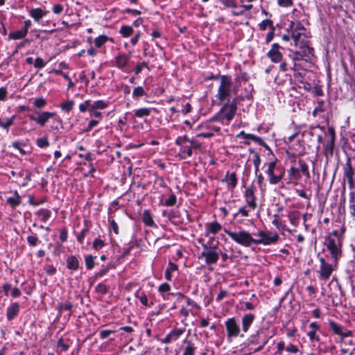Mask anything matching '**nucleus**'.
I'll use <instances>...</instances> for the list:
<instances>
[{
    "label": "nucleus",
    "mask_w": 355,
    "mask_h": 355,
    "mask_svg": "<svg viewBox=\"0 0 355 355\" xmlns=\"http://www.w3.org/2000/svg\"><path fill=\"white\" fill-rule=\"evenodd\" d=\"M142 220L145 225L153 227L155 225V222L150 212L148 210H144L142 216Z\"/></svg>",
    "instance_id": "obj_26"
},
{
    "label": "nucleus",
    "mask_w": 355,
    "mask_h": 355,
    "mask_svg": "<svg viewBox=\"0 0 355 355\" xmlns=\"http://www.w3.org/2000/svg\"><path fill=\"white\" fill-rule=\"evenodd\" d=\"M51 118H53V125H52V128L55 129L58 128V127L62 124V120L54 112L44 111L38 112L37 116L36 117L32 115L29 116V119L31 120L35 121L40 126H44Z\"/></svg>",
    "instance_id": "obj_4"
},
{
    "label": "nucleus",
    "mask_w": 355,
    "mask_h": 355,
    "mask_svg": "<svg viewBox=\"0 0 355 355\" xmlns=\"http://www.w3.org/2000/svg\"><path fill=\"white\" fill-rule=\"evenodd\" d=\"M221 225L217 222H211L206 225V232L205 235L207 236H210L211 235H214L218 233L221 230Z\"/></svg>",
    "instance_id": "obj_16"
},
{
    "label": "nucleus",
    "mask_w": 355,
    "mask_h": 355,
    "mask_svg": "<svg viewBox=\"0 0 355 355\" xmlns=\"http://www.w3.org/2000/svg\"><path fill=\"white\" fill-rule=\"evenodd\" d=\"M67 268L71 270H76L78 268L79 263L78 259L73 257H69L67 260Z\"/></svg>",
    "instance_id": "obj_30"
},
{
    "label": "nucleus",
    "mask_w": 355,
    "mask_h": 355,
    "mask_svg": "<svg viewBox=\"0 0 355 355\" xmlns=\"http://www.w3.org/2000/svg\"><path fill=\"white\" fill-rule=\"evenodd\" d=\"M254 320V315L252 313H247L243 315L241 320L242 330L244 333L248 331L251 324Z\"/></svg>",
    "instance_id": "obj_17"
},
{
    "label": "nucleus",
    "mask_w": 355,
    "mask_h": 355,
    "mask_svg": "<svg viewBox=\"0 0 355 355\" xmlns=\"http://www.w3.org/2000/svg\"><path fill=\"white\" fill-rule=\"evenodd\" d=\"M326 245L332 257L336 261L341 256V241L337 232H334L327 237Z\"/></svg>",
    "instance_id": "obj_6"
},
{
    "label": "nucleus",
    "mask_w": 355,
    "mask_h": 355,
    "mask_svg": "<svg viewBox=\"0 0 355 355\" xmlns=\"http://www.w3.org/2000/svg\"><path fill=\"white\" fill-rule=\"evenodd\" d=\"M37 215L44 221H46L50 216L51 211L46 209H42L37 212Z\"/></svg>",
    "instance_id": "obj_36"
},
{
    "label": "nucleus",
    "mask_w": 355,
    "mask_h": 355,
    "mask_svg": "<svg viewBox=\"0 0 355 355\" xmlns=\"http://www.w3.org/2000/svg\"><path fill=\"white\" fill-rule=\"evenodd\" d=\"M46 105V101L43 97L37 98L33 101V105L37 108H42Z\"/></svg>",
    "instance_id": "obj_40"
},
{
    "label": "nucleus",
    "mask_w": 355,
    "mask_h": 355,
    "mask_svg": "<svg viewBox=\"0 0 355 355\" xmlns=\"http://www.w3.org/2000/svg\"><path fill=\"white\" fill-rule=\"evenodd\" d=\"M47 13L48 11L43 10L40 8H33L29 11V15L37 22L40 21L42 17L47 15Z\"/></svg>",
    "instance_id": "obj_20"
},
{
    "label": "nucleus",
    "mask_w": 355,
    "mask_h": 355,
    "mask_svg": "<svg viewBox=\"0 0 355 355\" xmlns=\"http://www.w3.org/2000/svg\"><path fill=\"white\" fill-rule=\"evenodd\" d=\"M329 327L333 331V332L338 336H341L343 334V331L344 329V327L337 323H336L334 321H330L329 322Z\"/></svg>",
    "instance_id": "obj_29"
},
{
    "label": "nucleus",
    "mask_w": 355,
    "mask_h": 355,
    "mask_svg": "<svg viewBox=\"0 0 355 355\" xmlns=\"http://www.w3.org/2000/svg\"><path fill=\"white\" fill-rule=\"evenodd\" d=\"M264 167H266L265 173L268 176L270 184H277L282 180L284 175V169L277 166L276 160L265 164Z\"/></svg>",
    "instance_id": "obj_2"
},
{
    "label": "nucleus",
    "mask_w": 355,
    "mask_h": 355,
    "mask_svg": "<svg viewBox=\"0 0 355 355\" xmlns=\"http://www.w3.org/2000/svg\"><path fill=\"white\" fill-rule=\"evenodd\" d=\"M200 257H204L206 264L209 265L217 262L219 258V252L216 246L207 247L204 245V250Z\"/></svg>",
    "instance_id": "obj_10"
},
{
    "label": "nucleus",
    "mask_w": 355,
    "mask_h": 355,
    "mask_svg": "<svg viewBox=\"0 0 355 355\" xmlns=\"http://www.w3.org/2000/svg\"><path fill=\"white\" fill-rule=\"evenodd\" d=\"M150 114V110L148 108H140L135 111V115L137 117L142 118L144 116H149Z\"/></svg>",
    "instance_id": "obj_35"
},
{
    "label": "nucleus",
    "mask_w": 355,
    "mask_h": 355,
    "mask_svg": "<svg viewBox=\"0 0 355 355\" xmlns=\"http://www.w3.org/2000/svg\"><path fill=\"white\" fill-rule=\"evenodd\" d=\"M139 301L140 302L144 305V306H148V297L146 296V294L144 293H142L140 296H139Z\"/></svg>",
    "instance_id": "obj_59"
},
{
    "label": "nucleus",
    "mask_w": 355,
    "mask_h": 355,
    "mask_svg": "<svg viewBox=\"0 0 355 355\" xmlns=\"http://www.w3.org/2000/svg\"><path fill=\"white\" fill-rule=\"evenodd\" d=\"M63 7L60 4H55L53 6V11L55 14H60L62 12Z\"/></svg>",
    "instance_id": "obj_60"
},
{
    "label": "nucleus",
    "mask_w": 355,
    "mask_h": 355,
    "mask_svg": "<svg viewBox=\"0 0 355 355\" xmlns=\"http://www.w3.org/2000/svg\"><path fill=\"white\" fill-rule=\"evenodd\" d=\"M272 223L275 225L279 230H284L286 227V225L283 223L279 216L278 215H274L273 219L272 220Z\"/></svg>",
    "instance_id": "obj_32"
},
{
    "label": "nucleus",
    "mask_w": 355,
    "mask_h": 355,
    "mask_svg": "<svg viewBox=\"0 0 355 355\" xmlns=\"http://www.w3.org/2000/svg\"><path fill=\"white\" fill-rule=\"evenodd\" d=\"M96 257H93L92 255H87L85 257V265L87 269L91 270L94 266V259Z\"/></svg>",
    "instance_id": "obj_38"
},
{
    "label": "nucleus",
    "mask_w": 355,
    "mask_h": 355,
    "mask_svg": "<svg viewBox=\"0 0 355 355\" xmlns=\"http://www.w3.org/2000/svg\"><path fill=\"white\" fill-rule=\"evenodd\" d=\"M119 33L123 37H130L134 32L133 28L130 26L123 25L119 29Z\"/></svg>",
    "instance_id": "obj_27"
},
{
    "label": "nucleus",
    "mask_w": 355,
    "mask_h": 355,
    "mask_svg": "<svg viewBox=\"0 0 355 355\" xmlns=\"http://www.w3.org/2000/svg\"><path fill=\"white\" fill-rule=\"evenodd\" d=\"M113 333V331L111 330H103L100 332V336L101 338L104 339L107 338L111 334Z\"/></svg>",
    "instance_id": "obj_61"
},
{
    "label": "nucleus",
    "mask_w": 355,
    "mask_h": 355,
    "mask_svg": "<svg viewBox=\"0 0 355 355\" xmlns=\"http://www.w3.org/2000/svg\"><path fill=\"white\" fill-rule=\"evenodd\" d=\"M10 293L13 297H17L21 295V291L16 287L12 288Z\"/></svg>",
    "instance_id": "obj_58"
},
{
    "label": "nucleus",
    "mask_w": 355,
    "mask_h": 355,
    "mask_svg": "<svg viewBox=\"0 0 355 355\" xmlns=\"http://www.w3.org/2000/svg\"><path fill=\"white\" fill-rule=\"evenodd\" d=\"M320 277L323 279H327L331 276L334 268L329 263H327L324 261V259L321 258L320 259Z\"/></svg>",
    "instance_id": "obj_14"
},
{
    "label": "nucleus",
    "mask_w": 355,
    "mask_h": 355,
    "mask_svg": "<svg viewBox=\"0 0 355 355\" xmlns=\"http://www.w3.org/2000/svg\"><path fill=\"white\" fill-rule=\"evenodd\" d=\"M108 40H112L111 38L108 37L105 35H101L96 37L95 39H92V37H89L87 38V42L92 43L94 42V46L96 48H101L103 44H105Z\"/></svg>",
    "instance_id": "obj_18"
},
{
    "label": "nucleus",
    "mask_w": 355,
    "mask_h": 355,
    "mask_svg": "<svg viewBox=\"0 0 355 355\" xmlns=\"http://www.w3.org/2000/svg\"><path fill=\"white\" fill-rule=\"evenodd\" d=\"M130 55L125 53L119 54L115 58V66L119 69H123L128 64Z\"/></svg>",
    "instance_id": "obj_19"
},
{
    "label": "nucleus",
    "mask_w": 355,
    "mask_h": 355,
    "mask_svg": "<svg viewBox=\"0 0 355 355\" xmlns=\"http://www.w3.org/2000/svg\"><path fill=\"white\" fill-rule=\"evenodd\" d=\"M353 336V333L352 331L343 329V334H341V337L343 338H347V337H351Z\"/></svg>",
    "instance_id": "obj_64"
},
{
    "label": "nucleus",
    "mask_w": 355,
    "mask_h": 355,
    "mask_svg": "<svg viewBox=\"0 0 355 355\" xmlns=\"http://www.w3.org/2000/svg\"><path fill=\"white\" fill-rule=\"evenodd\" d=\"M195 347L191 342H188L182 355H194Z\"/></svg>",
    "instance_id": "obj_39"
},
{
    "label": "nucleus",
    "mask_w": 355,
    "mask_h": 355,
    "mask_svg": "<svg viewBox=\"0 0 355 355\" xmlns=\"http://www.w3.org/2000/svg\"><path fill=\"white\" fill-rule=\"evenodd\" d=\"M259 26L261 30L265 31L268 26L272 27V23L270 20L265 19L259 24Z\"/></svg>",
    "instance_id": "obj_44"
},
{
    "label": "nucleus",
    "mask_w": 355,
    "mask_h": 355,
    "mask_svg": "<svg viewBox=\"0 0 355 355\" xmlns=\"http://www.w3.org/2000/svg\"><path fill=\"white\" fill-rule=\"evenodd\" d=\"M28 33L26 32V30L21 29L17 31L10 32L8 35V39L10 40H20L24 38Z\"/></svg>",
    "instance_id": "obj_25"
},
{
    "label": "nucleus",
    "mask_w": 355,
    "mask_h": 355,
    "mask_svg": "<svg viewBox=\"0 0 355 355\" xmlns=\"http://www.w3.org/2000/svg\"><path fill=\"white\" fill-rule=\"evenodd\" d=\"M36 144L39 148H44L49 146L47 137L38 138L36 141Z\"/></svg>",
    "instance_id": "obj_41"
},
{
    "label": "nucleus",
    "mask_w": 355,
    "mask_h": 355,
    "mask_svg": "<svg viewBox=\"0 0 355 355\" xmlns=\"http://www.w3.org/2000/svg\"><path fill=\"white\" fill-rule=\"evenodd\" d=\"M176 144L181 147L179 154L183 159L191 156L193 148H199L201 146L200 143L189 140L186 136L178 137Z\"/></svg>",
    "instance_id": "obj_3"
},
{
    "label": "nucleus",
    "mask_w": 355,
    "mask_h": 355,
    "mask_svg": "<svg viewBox=\"0 0 355 355\" xmlns=\"http://www.w3.org/2000/svg\"><path fill=\"white\" fill-rule=\"evenodd\" d=\"M21 144L19 141H14L12 143V146L17 149L22 155L26 154V151L21 148Z\"/></svg>",
    "instance_id": "obj_46"
},
{
    "label": "nucleus",
    "mask_w": 355,
    "mask_h": 355,
    "mask_svg": "<svg viewBox=\"0 0 355 355\" xmlns=\"http://www.w3.org/2000/svg\"><path fill=\"white\" fill-rule=\"evenodd\" d=\"M166 270L172 272L176 271L178 270V266L176 264H175L172 262H170L168 263V266Z\"/></svg>",
    "instance_id": "obj_62"
},
{
    "label": "nucleus",
    "mask_w": 355,
    "mask_h": 355,
    "mask_svg": "<svg viewBox=\"0 0 355 355\" xmlns=\"http://www.w3.org/2000/svg\"><path fill=\"white\" fill-rule=\"evenodd\" d=\"M28 243L32 246H35L37 244L38 239L35 236H29L27 238Z\"/></svg>",
    "instance_id": "obj_55"
},
{
    "label": "nucleus",
    "mask_w": 355,
    "mask_h": 355,
    "mask_svg": "<svg viewBox=\"0 0 355 355\" xmlns=\"http://www.w3.org/2000/svg\"><path fill=\"white\" fill-rule=\"evenodd\" d=\"M257 235L258 236V238H253V244L256 245L262 244L264 245H269L275 243L279 239L277 234H269L261 230L258 231Z\"/></svg>",
    "instance_id": "obj_8"
},
{
    "label": "nucleus",
    "mask_w": 355,
    "mask_h": 355,
    "mask_svg": "<svg viewBox=\"0 0 355 355\" xmlns=\"http://www.w3.org/2000/svg\"><path fill=\"white\" fill-rule=\"evenodd\" d=\"M171 290V286L167 283H163L161 285H159L158 288V291L163 295L165 293L168 292Z\"/></svg>",
    "instance_id": "obj_43"
},
{
    "label": "nucleus",
    "mask_w": 355,
    "mask_h": 355,
    "mask_svg": "<svg viewBox=\"0 0 355 355\" xmlns=\"http://www.w3.org/2000/svg\"><path fill=\"white\" fill-rule=\"evenodd\" d=\"M300 170L306 176V178H310L309 168L305 163H300Z\"/></svg>",
    "instance_id": "obj_53"
},
{
    "label": "nucleus",
    "mask_w": 355,
    "mask_h": 355,
    "mask_svg": "<svg viewBox=\"0 0 355 355\" xmlns=\"http://www.w3.org/2000/svg\"><path fill=\"white\" fill-rule=\"evenodd\" d=\"M110 225L112 226V228L114 232L116 234H119V227H118L117 223L114 220H112L110 222Z\"/></svg>",
    "instance_id": "obj_63"
},
{
    "label": "nucleus",
    "mask_w": 355,
    "mask_h": 355,
    "mask_svg": "<svg viewBox=\"0 0 355 355\" xmlns=\"http://www.w3.org/2000/svg\"><path fill=\"white\" fill-rule=\"evenodd\" d=\"M268 56L273 62H279L282 60V55L277 44H272L271 49L268 53Z\"/></svg>",
    "instance_id": "obj_15"
},
{
    "label": "nucleus",
    "mask_w": 355,
    "mask_h": 355,
    "mask_svg": "<svg viewBox=\"0 0 355 355\" xmlns=\"http://www.w3.org/2000/svg\"><path fill=\"white\" fill-rule=\"evenodd\" d=\"M145 94L144 89L141 87H137L134 89L132 95L135 96H142Z\"/></svg>",
    "instance_id": "obj_51"
},
{
    "label": "nucleus",
    "mask_w": 355,
    "mask_h": 355,
    "mask_svg": "<svg viewBox=\"0 0 355 355\" xmlns=\"http://www.w3.org/2000/svg\"><path fill=\"white\" fill-rule=\"evenodd\" d=\"M277 4L281 7H290L293 5L292 0H277Z\"/></svg>",
    "instance_id": "obj_49"
},
{
    "label": "nucleus",
    "mask_w": 355,
    "mask_h": 355,
    "mask_svg": "<svg viewBox=\"0 0 355 355\" xmlns=\"http://www.w3.org/2000/svg\"><path fill=\"white\" fill-rule=\"evenodd\" d=\"M7 202L13 207H17L20 203V198L17 191H15L14 195L8 198Z\"/></svg>",
    "instance_id": "obj_31"
},
{
    "label": "nucleus",
    "mask_w": 355,
    "mask_h": 355,
    "mask_svg": "<svg viewBox=\"0 0 355 355\" xmlns=\"http://www.w3.org/2000/svg\"><path fill=\"white\" fill-rule=\"evenodd\" d=\"M286 349L287 352L290 353H297L298 352L297 347L293 344H289L288 345H287Z\"/></svg>",
    "instance_id": "obj_57"
},
{
    "label": "nucleus",
    "mask_w": 355,
    "mask_h": 355,
    "mask_svg": "<svg viewBox=\"0 0 355 355\" xmlns=\"http://www.w3.org/2000/svg\"><path fill=\"white\" fill-rule=\"evenodd\" d=\"M245 139H251L252 141H254L255 142L259 144H261L263 143V141L262 139L259 137H257L254 135H252V134H247V135H245Z\"/></svg>",
    "instance_id": "obj_47"
},
{
    "label": "nucleus",
    "mask_w": 355,
    "mask_h": 355,
    "mask_svg": "<svg viewBox=\"0 0 355 355\" xmlns=\"http://www.w3.org/2000/svg\"><path fill=\"white\" fill-rule=\"evenodd\" d=\"M231 85L232 78L230 76L223 75L220 77V85L216 95L220 103L229 98L231 93Z\"/></svg>",
    "instance_id": "obj_7"
},
{
    "label": "nucleus",
    "mask_w": 355,
    "mask_h": 355,
    "mask_svg": "<svg viewBox=\"0 0 355 355\" xmlns=\"http://www.w3.org/2000/svg\"><path fill=\"white\" fill-rule=\"evenodd\" d=\"M19 306L17 303L12 304L7 309V318L8 320L14 318L19 313Z\"/></svg>",
    "instance_id": "obj_24"
},
{
    "label": "nucleus",
    "mask_w": 355,
    "mask_h": 355,
    "mask_svg": "<svg viewBox=\"0 0 355 355\" xmlns=\"http://www.w3.org/2000/svg\"><path fill=\"white\" fill-rule=\"evenodd\" d=\"M244 197L248 206L252 210H254L257 207V203L254 195V189L252 186L249 187L245 189Z\"/></svg>",
    "instance_id": "obj_13"
},
{
    "label": "nucleus",
    "mask_w": 355,
    "mask_h": 355,
    "mask_svg": "<svg viewBox=\"0 0 355 355\" xmlns=\"http://www.w3.org/2000/svg\"><path fill=\"white\" fill-rule=\"evenodd\" d=\"M45 272L49 275H53L55 273L56 268L51 265H49L45 267Z\"/></svg>",
    "instance_id": "obj_54"
},
{
    "label": "nucleus",
    "mask_w": 355,
    "mask_h": 355,
    "mask_svg": "<svg viewBox=\"0 0 355 355\" xmlns=\"http://www.w3.org/2000/svg\"><path fill=\"white\" fill-rule=\"evenodd\" d=\"M46 65V62L40 58H37L35 60L34 66L35 68L42 69Z\"/></svg>",
    "instance_id": "obj_50"
},
{
    "label": "nucleus",
    "mask_w": 355,
    "mask_h": 355,
    "mask_svg": "<svg viewBox=\"0 0 355 355\" xmlns=\"http://www.w3.org/2000/svg\"><path fill=\"white\" fill-rule=\"evenodd\" d=\"M73 107L72 101H66L61 105V109L64 112H69Z\"/></svg>",
    "instance_id": "obj_45"
},
{
    "label": "nucleus",
    "mask_w": 355,
    "mask_h": 355,
    "mask_svg": "<svg viewBox=\"0 0 355 355\" xmlns=\"http://www.w3.org/2000/svg\"><path fill=\"white\" fill-rule=\"evenodd\" d=\"M310 34L299 21H291L286 28V33L282 35V40H293L294 44L299 50L293 53V59L295 60L309 61L313 57V49L311 46L309 40Z\"/></svg>",
    "instance_id": "obj_1"
},
{
    "label": "nucleus",
    "mask_w": 355,
    "mask_h": 355,
    "mask_svg": "<svg viewBox=\"0 0 355 355\" xmlns=\"http://www.w3.org/2000/svg\"><path fill=\"white\" fill-rule=\"evenodd\" d=\"M225 327L228 337H237L239 336L240 329L234 318L227 319L225 322Z\"/></svg>",
    "instance_id": "obj_11"
},
{
    "label": "nucleus",
    "mask_w": 355,
    "mask_h": 355,
    "mask_svg": "<svg viewBox=\"0 0 355 355\" xmlns=\"http://www.w3.org/2000/svg\"><path fill=\"white\" fill-rule=\"evenodd\" d=\"M236 111V100L234 99L230 104L224 105L216 117L218 118L220 121L226 120L229 122L234 118Z\"/></svg>",
    "instance_id": "obj_9"
},
{
    "label": "nucleus",
    "mask_w": 355,
    "mask_h": 355,
    "mask_svg": "<svg viewBox=\"0 0 355 355\" xmlns=\"http://www.w3.org/2000/svg\"><path fill=\"white\" fill-rule=\"evenodd\" d=\"M140 37H141V33L139 31L135 34V35L133 37L131 38V40H130L131 44L132 46H135L137 44Z\"/></svg>",
    "instance_id": "obj_56"
},
{
    "label": "nucleus",
    "mask_w": 355,
    "mask_h": 355,
    "mask_svg": "<svg viewBox=\"0 0 355 355\" xmlns=\"http://www.w3.org/2000/svg\"><path fill=\"white\" fill-rule=\"evenodd\" d=\"M105 246V243L103 240L100 239H94L92 245V248L96 250H98L101 248H103Z\"/></svg>",
    "instance_id": "obj_42"
},
{
    "label": "nucleus",
    "mask_w": 355,
    "mask_h": 355,
    "mask_svg": "<svg viewBox=\"0 0 355 355\" xmlns=\"http://www.w3.org/2000/svg\"><path fill=\"white\" fill-rule=\"evenodd\" d=\"M15 116H12L6 120L0 119V127L8 130L9 127L13 125Z\"/></svg>",
    "instance_id": "obj_33"
},
{
    "label": "nucleus",
    "mask_w": 355,
    "mask_h": 355,
    "mask_svg": "<svg viewBox=\"0 0 355 355\" xmlns=\"http://www.w3.org/2000/svg\"><path fill=\"white\" fill-rule=\"evenodd\" d=\"M183 333L182 329H174L169 333V337L172 338L173 340H176Z\"/></svg>",
    "instance_id": "obj_37"
},
{
    "label": "nucleus",
    "mask_w": 355,
    "mask_h": 355,
    "mask_svg": "<svg viewBox=\"0 0 355 355\" xmlns=\"http://www.w3.org/2000/svg\"><path fill=\"white\" fill-rule=\"evenodd\" d=\"M254 0H241V3L242 4V6L245 10H250L252 8V2Z\"/></svg>",
    "instance_id": "obj_52"
},
{
    "label": "nucleus",
    "mask_w": 355,
    "mask_h": 355,
    "mask_svg": "<svg viewBox=\"0 0 355 355\" xmlns=\"http://www.w3.org/2000/svg\"><path fill=\"white\" fill-rule=\"evenodd\" d=\"M92 103L90 100H86L79 105V110L81 112L88 111L89 112Z\"/></svg>",
    "instance_id": "obj_34"
},
{
    "label": "nucleus",
    "mask_w": 355,
    "mask_h": 355,
    "mask_svg": "<svg viewBox=\"0 0 355 355\" xmlns=\"http://www.w3.org/2000/svg\"><path fill=\"white\" fill-rule=\"evenodd\" d=\"M220 130L219 127L213 126L211 128H209V130L205 132L198 133L196 135V137H206L209 138L212 137L214 135V132H217Z\"/></svg>",
    "instance_id": "obj_28"
},
{
    "label": "nucleus",
    "mask_w": 355,
    "mask_h": 355,
    "mask_svg": "<svg viewBox=\"0 0 355 355\" xmlns=\"http://www.w3.org/2000/svg\"><path fill=\"white\" fill-rule=\"evenodd\" d=\"M353 175H354V171H353V168L352 166V164H351L350 160L348 159L345 164V170H344V176L345 178H347V182L350 185L353 184Z\"/></svg>",
    "instance_id": "obj_21"
},
{
    "label": "nucleus",
    "mask_w": 355,
    "mask_h": 355,
    "mask_svg": "<svg viewBox=\"0 0 355 355\" xmlns=\"http://www.w3.org/2000/svg\"><path fill=\"white\" fill-rule=\"evenodd\" d=\"M225 181L230 189H234L237 184V178L235 173H227L225 175Z\"/></svg>",
    "instance_id": "obj_23"
},
{
    "label": "nucleus",
    "mask_w": 355,
    "mask_h": 355,
    "mask_svg": "<svg viewBox=\"0 0 355 355\" xmlns=\"http://www.w3.org/2000/svg\"><path fill=\"white\" fill-rule=\"evenodd\" d=\"M107 105V103L102 100L94 101L89 111L90 115L101 119L102 114L99 110L105 109Z\"/></svg>",
    "instance_id": "obj_12"
},
{
    "label": "nucleus",
    "mask_w": 355,
    "mask_h": 355,
    "mask_svg": "<svg viewBox=\"0 0 355 355\" xmlns=\"http://www.w3.org/2000/svg\"><path fill=\"white\" fill-rule=\"evenodd\" d=\"M311 330L307 333V336H309L311 341L313 340H319V336L317 335V331L319 329V326L316 322H312L309 324Z\"/></svg>",
    "instance_id": "obj_22"
},
{
    "label": "nucleus",
    "mask_w": 355,
    "mask_h": 355,
    "mask_svg": "<svg viewBox=\"0 0 355 355\" xmlns=\"http://www.w3.org/2000/svg\"><path fill=\"white\" fill-rule=\"evenodd\" d=\"M225 232L232 240L242 246L250 247L253 244V237L245 230H241L236 232L226 230Z\"/></svg>",
    "instance_id": "obj_5"
},
{
    "label": "nucleus",
    "mask_w": 355,
    "mask_h": 355,
    "mask_svg": "<svg viewBox=\"0 0 355 355\" xmlns=\"http://www.w3.org/2000/svg\"><path fill=\"white\" fill-rule=\"evenodd\" d=\"M176 202V196L174 194L170 195L168 198L165 201V205L166 206L171 207L175 204Z\"/></svg>",
    "instance_id": "obj_48"
}]
</instances>
